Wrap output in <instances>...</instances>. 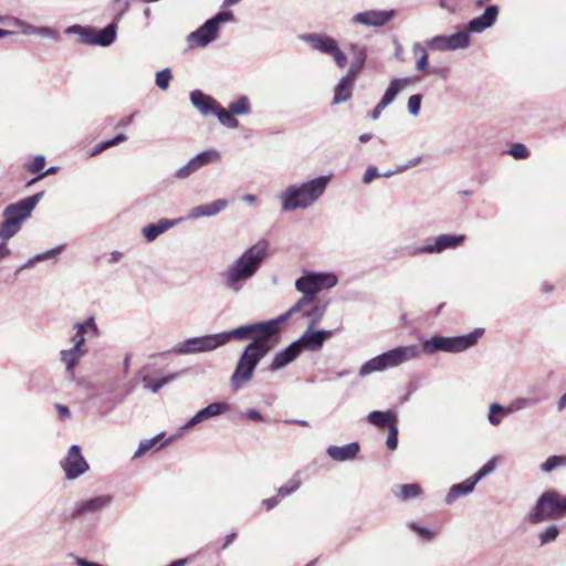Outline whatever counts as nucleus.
Listing matches in <instances>:
<instances>
[{"label": "nucleus", "mask_w": 566, "mask_h": 566, "mask_svg": "<svg viewBox=\"0 0 566 566\" xmlns=\"http://www.w3.org/2000/svg\"><path fill=\"white\" fill-rule=\"evenodd\" d=\"M412 50L415 54H421L416 63L417 70L426 71L428 69V54L426 49L420 43H415Z\"/></svg>", "instance_id": "09e8293b"}, {"label": "nucleus", "mask_w": 566, "mask_h": 566, "mask_svg": "<svg viewBox=\"0 0 566 566\" xmlns=\"http://www.w3.org/2000/svg\"><path fill=\"white\" fill-rule=\"evenodd\" d=\"M329 55L334 59L336 65L339 69H343L347 64V57L345 53L339 49L338 44L334 48V50L329 53Z\"/></svg>", "instance_id": "052dcab7"}, {"label": "nucleus", "mask_w": 566, "mask_h": 566, "mask_svg": "<svg viewBox=\"0 0 566 566\" xmlns=\"http://www.w3.org/2000/svg\"><path fill=\"white\" fill-rule=\"evenodd\" d=\"M112 502L113 496L109 494L91 497L84 502L76 503L71 512V517L78 518L87 514H97L109 506Z\"/></svg>", "instance_id": "dca6fc26"}, {"label": "nucleus", "mask_w": 566, "mask_h": 566, "mask_svg": "<svg viewBox=\"0 0 566 566\" xmlns=\"http://www.w3.org/2000/svg\"><path fill=\"white\" fill-rule=\"evenodd\" d=\"M180 221V219L175 220H168V219H160L156 223L147 224L143 228V235L148 242L154 241L157 239L161 233L169 230L171 227L177 224Z\"/></svg>", "instance_id": "7c9ffc66"}, {"label": "nucleus", "mask_w": 566, "mask_h": 566, "mask_svg": "<svg viewBox=\"0 0 566 566\" xmlns=\"http://www.w3.org/2000/svg\"><path fill=\"white\" fill-rule=\"evenodd\" d=\"M300 40L307 43L313 50L329 55V53L337 45V41L325 33H304L301 34Z\"/></svg>", "instance_id": "a211bd4d"}, {"label": "nucleus", "mask_w": 566, "mask_h": 566, "mask_svg": "<svg viewBox=\"0 0 566 566\" xmlns=\"http://www.w3.org/2000/svg\"><path fill=\"white\" fill-rule=\"evenodd\" d=\"M190 102L202 116L214 114L216 109L220 105L213 97L205 94L200 90H195L190 93Z\"/></svg>", "instance_id": "4be33fe9"}, {"label": "nucleus", "mask_w": 566, "mask_h": 566, "mask_svg": "<svg viewBox=\"0 0 566 566\" xmlns=\"http://www.w3.org/2000/svg\"><path fill=\"white\" fill-rule=\"evenodd\" d=\"M350 53L353 55V61L349 65V69L347 71L346 75L356 80L366 63L367 49L365 46H361L358 44H352Z\"/></svg>", "instance_id": "393cba45"}, {"label": "nucleus", "mask_w": 566, "mask_h": 566, "mask_svg": "<svg viewBox=\"0 0 566 566\" xmlns=\"http://www.w3.org/2000/svg\"><path fill=\"white\" fill-rule=\"evenodd\" d=\"M219 159L220 153L216 149H208L201 151L195 157H192L187 164L177 169L174 174V177L179 180L187 179L192 174L198 171L200 168L211 163L219 161Z\"/></svg>", "instance_id": "ddd939ff"}, {"label": "nucleus", "mask_w": 566, "mask_h": 566, "mask_svg": "<svg viewBox=\"0 0 566 566\" xmlns=\"http://www.w3.org/2000/svg\"><path fill=\"white\" fill-rule=\"evenodd\" d=\"M565 516L564 495L556 490H547L537 497L535 505L527 514V521L531 524H539Z\"/></svg>", "instance_id": "6e6552de"}, {"label": "nucleus", "mask_w": 566, "mask_h": 566, "mask_svg": "<svg viewBox=\"0 0 566 566\" xmlns=\"http://www.w3.org/2000/svg\"><path fill=\"white\" fill-rule=\"evenodd\" d=\"M171 77H172V75H171L170 69H164V70H161V71L156 73V80H155L156 85L160 90L165 91V90H167L169 87V83L171 81Z\"/></svg>", "instance_id": "8fccbe9b"}, {"label": "nucleus", "mask_w": 566, "mask_h": 566, "mask_svg": "<svg viewBox=\"0 0 566 566\" xmlns=\"http://www.w3.org/2000/svg\"><path fill=\"white\" fill-rule=\"evenodd\" d=\"M265 258L266 250H245L224 273L228 287L239 291L242 282L256 273Z\"/></svg>", "instance_id": "423d86ee"}, {"label": "nucleus", "mask_w": 566, "mask_h": 566, "mask_svg": "<svg viewBox=\"0 0 566 566\" xmlns=\"http://www.w3.org/2000/svg\"><path fill=\"white\" fill-rule=\"evenodd\" d=\"M242 417H245L254 422H265L264 416L254 408L247 409V411L242 413Z\"/></svg>", "instance_id": "680f3d73"}, {"label": "nucleus", "mask_w": 566, "mask_h": 566, "mask_svg": "<svg viewBox=\"0 0 566 566\" xmlns=\"http://www.w3.org/2000/svg\"><path fill=\"white\" fill-rule=\"evenodd\" d=\"M410 83L411 80L409 77L391 80L379 102H381L385 106H389L395 101L397 95Z\"/></svg>", "instance_id": "72a5a7b5"}, {"label": "nucleus", "mask_w": 566, "mask_h": 566, "mask_svg": "<svg viewBox=\"0 0 566 566\" xmlns=\"http://www.w3.org/2000/svg\"><path fill=\"white\" fill-rule=\"evenodd\" d=\"M421 101H422V96L420 94L411 95L408 98V112L412 116H417L419 114L420 108H421Z\"/></svg>", "instance_id": "6e6d98bb"}, {"label": "nucleus", "mask_w": 566, "mask_h": 566, "mask_svg": "<svg viewBox=\"0 0 566 566\" xmlns=\"http://www.w3.org/2000/svg\"><path fill=\"white\" fill-rule=\"evenodd\" d=\"M496 465V461L494 458L486 461L472 476V479L478 484L483 478L494 471Z\"/></svg>", "instance_id": "de8ad7c7"}, {"label": "nucleus", "mask_w": 566, "mask_h": 566, "mask_svg": "<svg viewBox=\"0 0 566 566\" xmlns=\"http://www.w3.org/2000/svg\"><path fill=\"white\" fill-rule=\"evenodd\" d=\"M360 452V444L357 441L344 446H328L326 454L336 462L353 461Z\"/></svg>", "instance_id": "aec40b11"}, {"label": "nucleus", "mask_w": 566, "mask_h": 566, "mask_svg": "<svg viewBox=\"0 0 566 566\" xmlns=\"http://www.w3.org/2000/svg\"><path fill=\"white\" fill-rule=\"evenodd\" d=\"M398 434L399 430L397 424H392L388 428V436L386 440V446L389 450H396L398 447Z\"/></svg>", "instance_id": "603ef678"}, {"label": "nucleus", "mask_w": 566, "mask_h": 566, "mask_svg": "<svg viewBox=\"0 0 566 566\" xmlns=\"http://www.w3.org/2000/svg\"><path fill=\"white\" fill-rule=\"evenodd\" d=\"M62 251L63 250H44L43 252L35 254L17 269L15 275L19 274L22 270L33 268L38 262L56 260Z\"/></svg>", "instance_id": "e433bc0d"}, {"label": "nucleus", "mask_w": 566, "mask_h": 566, "mask_svg": "<svg viewBox=\"0 0 566 566\" xmlns=\"http://www.w3.org/2000/svg\"><path fill=\"white\" fill-rule=\"evenodd\" d=\"M228 207V200L218 199L210 203L199 205L190 209L186 216L188 220H195L199 218H210L219 214L222 210Z\"/></svg>", "instance_id": "412c9836"}, {"label": "nucleus", "mask_w": 566, "mask_h": 566, "mask_svg": "<svg viewBox=\"0 0 566 566\" xmlns=\"http://www.w3.org/2000/svg\"><path fill=\"white\" fill-rule=\"evenodd\" d=\"M123 13H118L114 22L103 29L94 31L95 45L109 46L116 40L117 21L122 18Z\"/></svg>", "instance_id": "c756f323"}, {"label": "nucleus", "mask_w": 566, "mask_h": 566, "mask_svg": "<svg viewBox=\"0 0 566 566\" xmlns=\"http://www.w3.org/2000/svg\"><path fill=\"white\" fill-rule=\"evenodd\" d=\"M560 467V455H551L542 464L541 470L543 472H552L553 470Z\"/></svg>", "instance_id": "4d7b16f0"}, {"label": "nucleus", "mask_w": 566, "mask_h": 566, "mask_svg": "<svg viewBox=\"0 0 566 566\" xmlns=\"http://www.w3.org/2000/svg\"><path fill=\"white\" fill-rule=\"evenodd\" d=\"M231 339L242 340L239 326L230 331L186 338L185 340L176 344L171 349L164 352L160 355H190L208 353L226 345Z\"/></svg>", "instance_id": "20e7f679"}, {"label": "nucleus", "mask_w": 566, "mask_h": 566, "mask_svg": "<svg viewBox=\"0 0 566 566\" xmlns=\"http://www.w3.org/2000/svg\"><path fill=\"white\" fill-rule=\"evenodd\" d=\"M142 381L145 388L151 390V392L157 394L164 386H166V380L161 378L153 379L150 376H144Z\"/></svg>", "instance_id": "3c124183"}, {"label": "nucleus", "mask_w": 566, "mask_h": 566, "mask_svg": "<svg viewBox=\"0 0 566 566\" xmlns=\"http://www.w3.org/2000/svg\"><path fill=\"white\" fill-rule=\"evenodd\" d=\"M475 485L476 483L472 476L468 478L463 482L453 484L446 495V503L450 505L459 497L469 495L471 492H473Z\"/></svg>", "instance_id": "c85d7f7f"}, {"label": "nucleus", "mask_w": 566, "mask_h": 566, "mask_svg": "<svg viewBox=\"0 0 566 566\" xmlns=\"http://www.w3.org/2000/svg\"><path fill=\"white\" fill-rule=\"evenodd\" d=\"M408 527L415 532L421 541L423 542H430L432 541L434 537H436V532L426 527V526H422L420 525L419 523L417 522H410L408 523Z\"/></svg>", "instance_id": "a18cd8bd"}, {"label": "nucleus", "mask_w": 566, "mask_h": 566, "mask_svg": "<svg viewBox=\"0 0 566 566\" xmlns=\"http://www.w3.org/2000/svg\"><path fill=\"white\" fill-rule=\"evenodd\" d=\"M165 432L158 433L151 439L144 440L139 443L137 450L135 451L134 458H139L151 449L160 450L170 441H172V437L164 440Z\"/></svg>", "instance_id": "473e14b6"}, {"label": "nucleus", "mask_w": 566, "mask_h": 566, "mask_svg": "<svg viewBox=\"0 0 566 566\" xmlns=\"http://www.w3.org/2000/svg\"><path fill=\"white\" fill-rule=\"evenodd\" d=\"M233 19V14L230 11H222L217 13L211 19H208L209 22H212L214 29L219 32L220 24L227 21H231Z\"/></svg>", "instance_id": "5fc2aeb1"}, {"label": "nucleus", "mask_w": 566, "mask_h": 566, "mask_svg": "<svg viewBox=\"0 0 566 566\" xmlns=\"http://www.w3.org/2000/svg\"><path fill=\"white\" fill-rule=\"evenodd\" d=\"M322 343L324 344L327 339L332 338L337 332V329H325V328H318L316 329Z\"/></svg>", "instance_id": "774afa93"}, {"label": "nucleus", "mask_w": 566, "mask_h": 566, "mask_svg": "<svg viewBox=\"0 0 566 566\" xmlns=\"http://www.w3.org/2000/svg\"><path fill=\"white\" fill-rule=\"evenodd\" d=\"M45 165V157L38 155L34 157L33 163L27 166V169L32 174H41Z\"/></svg>", "instance_id": "bf43d9fd"}, {"label": "nucleus", "mask_w": 566, "mask_h": 566, "mask_svg": "<svg viewBox=\"0 0 566 566\" xmlns=\"http://www.w3.org/2000/svg\"><path fill=\"white\" fill-rule=\"evenodd\" d=\"M302 293H303V296L293 306L290 307L294 314L301 312V310L305 305L313 303L316 298L314 295H312L308 292H302Z\"/></svg>", "instance_id": "864d4df0"}, {"label": "nucleus", "mask_w": 566, "mask_h": 566, "mask_svg": "<svg viewBox=\"0 0 566 566\" xmlns=\"http://www.w3.org/2000/svg\"><path fill=\"white\" fill-rule=\"evenodd\" d=\"M296 344L305 350L318 352L323 348V343L317 331L314 327H307L305 332L295 339Z\"/></svg>", "instance_id": "a878e982"}, {"label": "nucleus", "mask_w": 566, "mask_h": 566, "mask_svg": "<svg viewBox=\"0 0 566 566\" xmlns=\"http://www.w3.org/2000/svg\"><path fill=\"white\" fill-rule=\"evenodd\" d=\"M559 533H560V530L557 525L552 524V525L547 526L543 532H541L538 534L539 545L544 546V545L555 542L557 539Z\"/></svg>", "instance_id": "c03bdc74"}, {"label": "nucleus", "mask_w": 566, "mask_h": 566, "mask_svg": "<svg viewBox=\"0 0 566 566\" xmlns=\"http://www.w3.org/2000/svg\"><path fill=\"white\" fill-rule=\"evenodd\" d=\"M126 139H127V136L125 134L120 133V134H117L114 138L103 140L101 143L103 145L104 150H106L113 146L119 145L120 143L125 142Z\"/></svg>", "instance_id": "e2e57ef3"}, {"label": "nucleus", "mask_w": 566, "mask_h": 566, "mask_svg": "<svg viewBox=\"0 0 566 566\" xmlns=\"http://www.w3.org/2000/svg\"><path fill=\"white\" fill-rule=\"evenodd\" d=\"M467 237L464 234H440L436 238L427 239L422 248H455L464 244Z\"/></svg>", "instance_id": "5701e85b"}, {"label": "nucleus", "mask_w": 566, "mask_h": 566, "mask_svg": "<svg viewBox=\"0 0 566 566\" xmlns=\"http://www.w3.org/2000/svg\"><path fill=\"white\" fill-rule=\"evenodd\" d=\"M338 283V277L333 272L305 271L302 276L295 281V289L298 292H308L315 297L325 289H332Z\"/></svg>", "instance_id": "9d476101"}, {"label": "nucleus", "mask_w": 566, "mask_h": 566, "mask_svg": "<svg viewBox=\"0 0 566 566\" xmlns=\"http://www.w3.org/2000/svg\"><path fill=\"white\" fill-rule=\"evenodd\" d=\"M506 416H510V413H502V412L491 413V405L489 406L488 420H489L490 424L499 426L501 423L502 419Z\"/></svg>", "instance_id": "69168bd1"}, {"label": "nucleus", "mask_w": 566, "mask_h": 566, "mask_svg": "<svg viewBox=\"0 0 566 566\" xmlns=\"http://www.w3.org/2000/svg\"><path fill=\"white\" fill-rule=\"evenodd\" d=\"M65 32L69 34H73V33L78 34L80 35L78 40L82 44L95 45L94 30L91 28L74 24V25L69 27L65 30Z\"/></svg>", "instance_id": "4c0bfd02"}, {"label": "nucleus", "mask_w": 566, "mask_h": 566, "mask_svg": "<svg viewBox=\"0 0 566 566\" xmlns=\"http://www.w3.org/2000/svg\"><path fill=\"white\" fill-rule=\"evenodd\" d=\"M378 177H380V172L378 171L377 167L369 166L363 176V182L368 185Z\"/></svg>", "instance_id": "0e129e2a"}, {"label": "nucleus", "mask_w": 566, "mask_h": 566, "mask_svg": "<svg viewBox=\"0 0 566 566\" xmlns=\"http://www.w3.org/2000/svg\"><path fill=\"white\" fill-rule=\"evenodd\" d=\"M484 328L478 327L472 332L457 336L436 335L422 342V352L427 355H433L439 352L461 353L473 347L483 336Z\"/></svg>", "instance_id": "0eeeda50"}, {"label": "nucleus", "mask_w": 566, "mask_h": 566, "mask_svg": "<svg viewBox=\"0 0 566 566\" xmlns=\"http://www.w3.org/2000/svg\"><path fill=\"white\" fill-rule=\"evenodd\" d=\"M332 175L318 176L300 185H291L279 196L282 210L294 211L313 206L326 191Z\"/></svg>", "instance_id": "7ed1b4c3"}, {"label": "nucleus", "mask_w": 566, "mask_h": 566, "mask_svg": "<svg viewBox=\"0 0 566 566\" xmlns=\"http://www.w3.org/2000/svg\"><path fill=\"white\" fill-rule=\"evenodd\" d=\"M509 154L516 159H525L528 157V149L525 145L516 143L511 147Z\"/></svg>", "instance_id": "13d9d810"}, {"label": "nucleus", "mask_w": 566, "mask_h": 566, "mask_svg": "<svg viewBox=\"0 0 566 566\" xmlns=\"http://www.w3.org/2000/svg\"><path fill=\"white\" fill-rule=\"evenodd\" d=\"M55 409L61 420H67L71 418V411L67 406L62 403H55Z\"/></svg>", "instance_id": "338daca9"}, {"label": "nucleus", "mask_w": 566, "mask_h": 566, "mask_svg": "<svg viewBox=\"0 0 566 566\" xmlns=\"http://www.w3.org/2000/svg\"><path fill=\"white\" fill-rule=\"evenodd\" d=\"M251 342L243 348L235 368L230 377V387L238 391L245 387L252 379L259 363L273 348V344L266 343L262 337L251 336Z\"/></svg>", "instance_id": "f03ea898"}, {"label": "nucleus", "mask_w": 566, "mask_h": 566, "mask_svg": "<svg viewBox=\"0 0 566 566\" xmlns=\"http://www.w3.org/2000/svg\"><path fill=\"white\" fill-rule=\"evenodd\" d=\"M499 12V6H488L482 14L468 22L465 30L458 31L451 35H436L430 40L429 46L437 51L467 49L470 45V33H481L493 27L497 20Z\"/></svg>", "instance_id": "f257e3e1"}, {"label": "nucleus", "mask_w": 566, "mask_h": 566, "mask_svg": "<svg viewBox=\"0 0 566 566\" xmlns=\"http://www.w3.org/2000/svg\"><path fill=\"white\" fill-rule=\"evenodd\" d=\"M421 349L417 345L397 346L379 354L385 370L398 367L401 364L420 356Z\"/></svg>", "instance_id": "f8f14e48"}, {"label": "nucleus", "mask_w": 566, "mask_h": 566, "mask_svg": "<svg viewBox=\"0 0 566 566\" xmlns=\"http://www.w3.org/2000/svg\"><path fill=\"white\" fill-rule=\"evenodd\" d=\"M293 314L294 313L290 308L276 318L239 326L242 340L248 339L251 336L262 337L266 343L273 344L274 346L276 343L275 333L279 329L280 324L286 322Z\"/></svg>", "instance_id": "1a4fd4ad"}, {"label": "nucleus", "mask_w": 566, "mask_h": 566, "mask_svg": "<svg viewBox=\"0 0 566 566\" xmlns=\"http://www.w3.org/2000/svg\"><path fill=\"white\" fill-rule=\"evenodd\" d=\"M74 328L76 332H75L74 336H72L71 339L74 344H76V342H78L80 348H83V346L85 344V334L91 332L92 336L98 335V327H97L93 316H90L82 323H76L74 325Z\"/></svg>", "instance_id": "cd10ccee"}, {"label": "nucleus", "mask_w": 566, "mask_h": 566, "mask_svg": "<svg viewBox=\"0 0 566 566\" xmlns=\"http://www.w3.org/2000/svg\"><path fill=\"white\" fill-rule=\"evenodd\" d=\"M14 23L23 28V33L25 34H38L46 38H55L56 33L53 29L49 27H34L28 23L22 22L19 19H14Z\"/></svg>", "instance_id": "a19ab883"}, {"label": "nucleus", "mask_w": 566, "mask_h": 566, "mask_svg": "<svg viewBox=\"0 0 566 566\" xmlns=\"http://www.w3.org/2000/svg\"><path fill=\"white\" fill-rule=\"evenodd\" d=\"M326 303H317L314 304L310 310L305 311L303 316L308 318L307 327H315L317 324H319L326 313Z\"/></svg>", "instance_id": "58836bf2"}, {"label": "nucleus", "mask_w": 566, "mask_h": 566, "mask_svg": "<svg viewBox=\"0 0 566 566\" xmlns=\"http://www.w3.org/2000/svg\"><path fill=\"white\" fill-rule=\"evenodd\" d=\"M214 115L218 117L219 122L231 129H235L239 127V120L234 118V115H232L229 109H224L221 105L218 106V108L214 112Z\"/></svg>", "instance_id": "37998d69"}, {"label": "nucleus", "mask_w": 566, "mask_h": 566, "mask_svg": "<svg viewBox=\"0 0 566 566\" xmlns=\"http://www.w3.org/2000/svg\"><path fill=\"white\" fill-rule=\"evenodd\" d=\"M61 467L67 480H75L90 470V465L82 454L81 447L77 444L70 447L67 454L61 460Z\"/></svg>", "instance_id": "9b49d317"}, {"label": "nucleus", "mask_w": 566, "mask_h": 566, "mask_svg": "<svg viewBox=\"0 0 566 566\" xmlns=\"http://www.w3.org/2000/svg\"><path fill=\"white\" fill-rule=\"evenodd\" d=\"M86 350L78 347V342L69 349L61 350V360L65 364L67 371H72L80 363L81 358L85 355Z\"/></svg>", "instance_id": "f704fd0d"}, {"label": "nucleus", "mask_w": 566, "mask_h": 566, "mask_svg": "<svg viewBox=\"0 0 566 566\" xmlns=\"http://www.w3.org/2000/svg\"><path fill=\"white\" fill-rule=\"evenodd\" d=\"M301 486V481L297 476H293L285 484L277 489V496L285 497L297 491Z\"/></svg>", "instance_id": "49530a36"}, {"label": "nucleus", "mask_w": 566, "mask_h": 566, "mask_svg": "<svg viewBox=\"0 0 566 566\" xmlns=\"http://www.w3.org/2000/svg\"><path fill=\"white\" fill-rule=\"evenodd\" d=\"M367 421L377 428H389L397 421L396 410H375L368 413Z\"/></svg>", "instance_id": "2f4dec72"}, {"label": "nucleus", "mask_w": 566, "mask_h": 566, "mask_svg": "<svg viewBox=\"0 0 566 566\" xmlns=\"http://www.w3.org/2000/svg\"><path fill=\"white\" fill-rule=\"evenodd\" d=\"M355 78L344 75L337 83L334 90L333 104L338 105L350 99L353 95V88L355 85Z\"/></svg>", "instance_id": "bb28decb"}, {"label": "nucleus", "mask_w": 566, "mask_h": 566, "mask_svg": "<svg viewBox=\"0 0 566 566\" xmlns=\"http://www.w3.org/2000/svg\"><path fill=\"white\" fill-rule=\"evenodd\" d=\"M230 410V405L226 401L211 402L195 413L193 419L199 424L208 419L221 416Z\"/></svg>", "instance_id": "b1692460"}, {"label": "nucleus", "mask_w": 566, "mask_h": 566, "mask_svg": "<svg viewBox=\"0 0 566 566\" xmlns=\"http://www.w3.org/2000/svg\"><path fill=\"white\" fill-rule=\"evenodd\" d=\"M229 112L234 116L249 115L251 113V103L247 95L239 96L228 105Z\"/></svg>", "instance_id": "ea45409f"}, {"label": "nucleus", "mask_w": 566, "mask_h": 566, "mask_svg": "<svg viewBox=\"0 0 566 566\" xmlns=\"http://www.w3.org/2000/svg\"><path fill=\"white\" fill-rule=\"evenodd\" d=\"M397 15V11L395 9L389 10H366L363 12H358L353 17V22L373 27V28H382L388 24L391 20H394Z\"/></svg>", "instance_id": "2eb2a0df"}, {"label": "nucleus", "mask_w": 566, "mask_h": 566, "mask_svg": "<svg viewBox=\"0 0 566 566\" xmlns=\"http://www.w3.org/2000/svg\"><path fill=\"white\" fill-rule=\"evenodd\" d=\"M423 491L419 483H408L397 486L395 495L402 502L418 499L422 495Z\"/></svg>", "instance_id": "c9c22d12"}, {"label": "nucleus", "mask_w": 566, "mask_h": 566, "mask_svg": "<svg viewBox=\"0 0 566 566\" xmlns=\"http://www.w3.org/2000/svg\"><path fill=\"white\" fill-rule=\"evenodd\" d=\"M43 195V192L34 193L4 208L3 221L0 224L1 240H9L20 231L22 223L31 217Z\"/></svg>", "instance_id": "39448f33"}, {"label": "nucleus", "mask_w": 566, "mask_h": 566, "mask_svg": "<svg viewBox=\"0 0 566 566\" xmlns=\"http://www.w3.org/2000/svg\"><path fill=\"white\" fill-rule=\"evenodd\" d=\"M547 399V392H538L536 396L517 397L513 399L506 407L499 402H493L491 403V413L502 412L513 415L521 410L532 408Z\"/></svg>", "instance_id": "4468645a"}, {"label": "nucleus", "mask_w": 566, "mask_h": 566, "mask_svg": "<svg viewBox=\"0 0 566 566\" xmlns=\"http://www.w3.org/2000/svg\"><path fill=\"white\" fill-rule=\"evenodd\" d=\"M218 36V31L214 29L212 22L208 20L197 30L187 35L189 49L206 48Z\"/></svg>", "instance_id": "f3484780"}, {"label": "nucleus", "mask_w": 566, "mask_h": 566, "mask_svg": "<svg viewBox=\"0 0 566 566\" xmlns=\"http://www.w3.org/2000/svg\"><path fill=\"white\" fill-rule=\"evenodd\" d=\"M380 371H385V368H384V365H382V361H381L379 355H377V356L368 359L360 366L358 375H359V377L363 378L373 373H380Z\"/></svg>", "instance_id": "79ce46f5"}, {"label": "nucleus", "mask_w": 566, "mask_h": 566, "mask_svg": "<svg viewBox=\"0 0 566 566\" xmlns=\"http://www.w3.org/2000/svg\"><path fill=\"white\" fill-rule=\"evenodd\" d=\"M301 353L302 348L296 344L295 340H293L285 348L281 349L274 355L272 363L269 366V370L277 371L286 367L289 364L294 361Z\"/></svg>", "instance_id": "6ab92c4d"}]
</instances>
